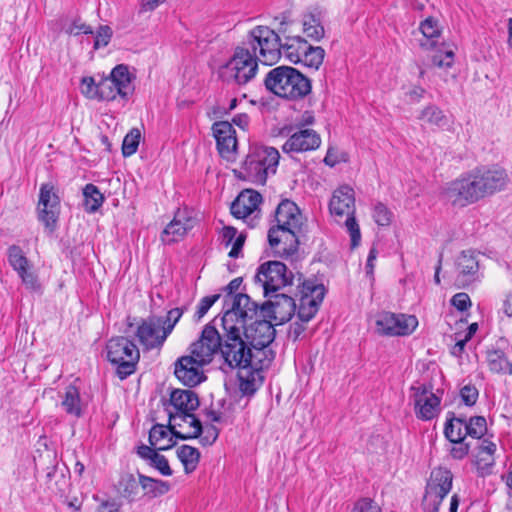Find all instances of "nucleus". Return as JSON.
Listing matches in <instances>:
<instances>
[{
	"label": "nucleus",
	"instance_id": "29",
	"mask_svg": "<svg viewBox=\"0 0 512 512\" xmlns=\"http://www.w3.org/2000/svg\"><path fill=\"white\" fill-rule=\"evenodd\" d=\"M194 226V220L177 210L173 220L164 228L161 233V241L165 245L181 241Z\"/></svg>",
	"mask_w": 512,
	"mask_h": 512
},
{
	"label": "nucleus",
	"instance_id": "36",
	"mask_svg": "<svg viewBox=\"0 0 512 512\" xmlns=\"http://www.w3.org/2000/svg\"><path fill=\"white\" fill-rule=\"evenodd\" d=\"M466 419L456 417L454 413H448L447 421L444 427V435L449 441L465 440L468 436L466 432Z\"/></svg>",
	"mask_w": 512,
	"mask_h": 512
},
{
	"label": "nucleus",
	"instance_id": "13",
	"mask_svg": "<svg viewBox=\"0 0 512 512\" xmlns=\"http://www.w3.org/2000/svg\"><path fill=\"white\" fill-rule=\"evenodd\" d=\"M293 278V273L280 261H267L261 264L255 275V280L262 285L265 296L292 285Z\"/></svg>",
	"mask_w": 512,
	"mask_h": 512
},
{
	"label": "nucleus",
	"instance_id": "54",
	"mask_svg": "<svg viewBox=\"0 0 512 512\" xmlns=\"http://www.w3.org/2000/svg\"><path fill=\"white\" fill-rule=\"evenodd\" d=\"M113 31L108 25H102L97 30L94 37V49L105 47L109 44Z\"/></svg>",
	"mask_w": 512,
	"mask_h": 512
},
{
	"label": "nucleus",
	"instance_id": "46",
	"mask_svg": "<svg viewBox=\"0 0 512 512\" xmlns=\"http://www.w3.org/2000/svg\"><path fill=\"white\" fill-rule=\"evenodd\" d=\"M141 139V132L138 128H133L127 133L122 143L123 156L129 157L136 153Z\"/></svg>",
	"mask_w": 512,
	"mask_h": 512
},
{
	"label": "nucleus",
	"instance_id": "18",
	"mask_svg": "<svg viewBox=\"0 0 512 512\" xmlns=\"http://www.w3.org/2000/svg\"><path fill=\"white\" fill-rule=\"evenodd\" d=\"M260 307L247 294L238 293L232 297L231 308L224 312L221 319L232 314L233 326L243 330L249 321L260 317Z\"/></svg>",
	"mask_w": 512,
	"mask_h": 512
},
{
	"label": "nucleus",
	"instance_id": "64",
	"mask_svg": "<svg viewBox=\"0 0 512 512\" xmlns=\"http://www.w3.org/2000/svg\"><path fill=\"white\" fill-rule=\"evenodd\" d=\"M96 512H119V505L115 501L102 502Z\"/></svg>",
	"mask_w": 512,
	"mask_h": 512
},
{
	"label": "nucleus",
	"instance_id": "4",
	"mask_svg": "<svg viewBox=\"0 0 512 512\" xmlns=\"http://www.w3.org/2000/svg\"><path fill=\"white\" fill-rule=\"evenodd\" d=\"M265 88L274 95L300 100L311 92V81L291 66H278L271 69L264 78Z\"/></svg>",
	"mask_w": 512,
	"mask_h": 512
},
{
	"label": "nucleus",
	"instance_id": "58",
	"mask_svg": "<svg viewBox=\"0 0 512 512\" xmlns=\"http://www.w3.org/2000/svg\"><path fill=\"white\" fill-rule=\"evenodd\" d=\"M66 33L69 35L78 36L80 34H94L91 26L82 22L81 19H75L73 22L66 28Z\"/></svg>",
	"mask_w": 512,
	"mask_h": 512
},
{
	"label": "nucleus",
	"instance_id": "7",
	"mask_svg": "<svg viewBox=\"0 0 512 512\" xmlns=\"http://www.w3.org/2000/svg\"><path fill=\"white\" fill-rule=\"evenodd\" d=\"M477 167L461 174L445 189L447 199L454 205L465 207L486 198Z\"/></svg>",
	"mask_w": 512,
	"mask_h": 512
},
{
	"label": "nucleus",
	"instance_id": "6",
	"mask_svg": "<svg viewBox=\"0 0 512 512\" xmlns=\"http://www.w3.org/2000/svg\"><path fill=\"white\" fill-rule=\"evenodd\" d=\"M259 62L257 54L242 42L222 67V73L227 81L245 85L255 78Z\"/></svg>",
	"mask_w": 512,
	"mask_h": 512
},
{
	"label": "nucleus",
	"instance_id": "30",
	"mask_svg": "<svg viewBox=\"0 0 512 512\" xmlns=\"http://www.w3.org/2000/svg\"><path fill=\"white\" fill-rule=\"evenodd\" d=\"M213 135L216 139L217 149L223 158H230L236 151V131L228 121L215 122L212 125Z\"/></svg>",
	"mask_w": 512,
	"mask_h": 512
},
{
	"label": "nucleus",
	"instance_id": "19",
	"mask_svg": "<svg viewBox=\"0 0 512 512\" xmlns=\"http://www.w3.org/2000/svg\"><path fill=\"white\" fill-rule=\"evenodd\" d=\"M270 300L260 307L262 317L273 319L277 325L288 322L296 311L295 300L282 293L270 294Z\"/></svg>",
	"mask_w": 512,
	"mask_h": 512
},
{
	"label": "nucleus",
	"instance_id": "25",
	"mask_svg": "<svg viewBox=\"0 0 512 512\" xmlns=\"http://www.w3.org/2000/svg\"><path fill=\"white\" fill-rule=\"evenodd\" d=\"M7 256L9 264L17 272L26 288L33 291L39 290L40 284L36 275L30 271V262L22 248L18 245H11L8 248Z\"/></svg>",
	"mask_w": 512,
	"mask_h": 512
},
{
	"label": "nucleus",
	"instance_id": "28",
	"mask_svg": "<svg viewBox=\"0 0 512 512\" xmlns=\"http://www.w3.org/2000/svg\"><path fill=\"white\" fill-rule=\"evenodd\" d=\"M321 144L319 134L313 129H300L290 135L283 144L282 150L285 153L306 152L317 149Z\"/></svg>",
	"mask_w": 512,
	"mask_h": 512
},
{
	"label": "nucleus",
	"instance_id": "17",
	"mask_svg": "<svg viewBox=\"0 0 512 512\" xmlns=\"http://www.w3.org/2000/svg\"><path fill=\"white\" fill-rule=\"evenodd\" d=\"M60 214V198L51 183H43L39 191L38 219L50 232L56 228Z\"/></svg>",
	"mask_w": 512,
	"mask_h": 512
},
{
	"label": "nucleus",
	"instance_id": "23",
	"mask_svg": "<svg viewBox=\"0 0 512 512\" xmlns=\"http://www.w3.org/2000/svg\"><path fill=\"white\" fill-rule=\"evenodd\" d=\"M136 336L146 350L161 347L168 335L163 330L160 316H149L138 325Z\"/></svg>",
	"mask_w": 512,
	"mask_h": 512
},
{
	"label": "nucleus",
	"instance_id": "32",
	"mask_svg": "<svg viewBox=\"0 0 512 512\" xmlns=\"http://www.w3.org/2000/svg\"><path fill=\"white\" fill-rule=\"evenodd\" d=\"M323 12L320 8L314 7L303 14V32L313 41L319 42L325 35L322 25Z\"/></svg>",
	"mask_w": 512,
	"mask_h": 512
},
{
	"label": "nucleus",
	"instance_id": "43",
	"mask_svg": "<svg viewBox=\"0 0 512 512\" xmlns=\"http://www.w3.org/2000/svg\"><path fill=\"white\" fill-rule=\"evenodd\" d=\"M325 57V50L320 46H312L308 44L301 57V62L306 67L318 70L322 65Z\"/></svg>",
	"mask_w": 512,
	"mask_h": 512
},
{
	"label": "nucleus",
	"instance_id": "37",
	"mask_svg": "<svg viewBox=\"0 0 512 512\" xmlns=\"http://www.w3.org/2000/svg\"><path fill=\"white\" fill-rule=\"evenodd\" d=\"M61 405L67 414L77 418L82 416L80 391L76 386L69 385L66 387Z\"/></svg>",
	"mask_w": 512,
	"mask_h": 512
},
{
	"label": "nucleus",
	"instance_id": "57",
	"mask_svg": "<svg viewBox=\"0 0 512 512\" xmlns=\"http://www.w3.org/2000/svg\"><path fill=\"white\" fill-rule=\"evenodd\" d=\"M453 446L450 449V455L455 460L464 459L470 451V444L466 443L465 440L450 441Z\"/></svg>",
	"mask_w": 512,
	"mask_h": 512
},
{
	"label": "nucleus",
	"instance_id": "15",
	"mask_svg": "<svg viewBox=\"0 0 512 512\" xmlns=\"http://www.w3.org/2000/svg\"><path fill=\"white\" fill-rule=\"evenodd\" d=\"M221 335L212 323L204 326L200 338L193 342L190 347V357L199 364L207 365L212 362L213 357L220 351Z\"/></svg>",
	"mask_w": 512,
	"mask_h": 512
},
{
	"label": "nucleus",
	"instance_id": "9",
	"mask_svg": "<svg viewBox=\"0 0 512 512\" xmlns=\"http://www.w3.org/2000/svg\"><path fill=\"white\" fill-rule=\"evenodd\" d=\"M243 43L259 57L264 65L271 66L281 58V39L268 26H256L247 34Z\"/></svg>",
	"mask_w": 512,
	"mask_h": 512
},
{
	"label": "nucleus",
	"instance_id": "2",
	"mask_svg": "<svg viewBox=\"0 0 512 512\" xmlns=\"http://www.w3.org/2000/svg\"><path fill=\"white\" fill-rule=\"evenodd\" d=\"M169 428L175 438L188 440L198 438L203 432L201 421L192 413L199 406V399L191 390L176 389L171 392Z\"/></svg>",
	"mask_w": 512,
	"mask_h": 512
},
{
	"label": "nucleus",
	"instance_id": "48",
	"mask_svg": "<svg viewBox=\"0 0 512 512\" xmlns=\"http://www.w3.org/2000/svg\"><path fill=\"white\" fill-rule=\"evenodd\" d=\"M169 434L172 435L169 425L168 426H164L162 424L153 425L152 428L150 429L149 437H148V441L150 444L149 447L157 448L159 446H162L161 442L163 440L167 439L168 437H170Z\"/></svg>",
	"mask_w": 512,
	"mask_h": 512
},
{
	"label": "nucleus",
	"instance_id": "59",
	"mask_svg": "<svg viewBox=\"0 0 512 512\" xmlns=\"http://www.w3.org/2000/svg\"><path fill=\"white\" fill-rule=\"evenodd\" d=\"M451 304L459 311H465L471 306V300L467 293L459 292L452 297Z\"/></svg>",
	"mask_w": 512,
	"mask_h": 512
},
{
	"label": "nucleus",
	"instance_id": "33",
	"mask_svg": "<svg viewBox=\"0 0 512 512\" xmlns=\"http://www.w3.org/2000/svg\"><path fill=\"white\" fill-rule=\"evenodd\" d=\"M137 475L141 480L142 497L154 499L167 494L171 490V484L168 481L146 476L140 472Z\"/></svg>",
	"mask_w": 512,
	"mask_h": 512
},
{
	"label": "nucleus",
	"instance_id": "12",
	"mask_svg": "<svg viewBox=\"0 0 512 512\" xmlns=\"http://www.w3.org/2000/svg\"><path fill=\"white\" fill-rule=\"evenodd\" d=\"M133 92L131 75L126 65L114 67L109 76L99 81V101H112L120 96L127 99Z\"/></svg>",
	"mask_w": 512,
	"mask_h": 512
},
{
	"label": "nucleus",
	"instance_id": "3",
	"mask_svg": "<svg viewBox=\"0 0 512 512\" xmlns=\"http://www.w3.org/2000/svg\"><path fill=\"white\" fill-rule=\"evenodd\" d=\"M232 314H228L224 319H221L223 336H221L220 351L221 357L231 369L246 368L255 363V361H262V357L249 347L246 341L242 339V330L233 326Z\"/></svg>",
	"mask_w": 512,
	"mask_h": 512
},
{
	"label": "nucleus",
	"instance_id": "22",
	"mask_svg": "<svg viewBox=\"0 0 512 512\" xmlns=\"http://www.w3.org/2000/svg\"><path fill=\"white\" fill-rule=\"evenodd\" d=\"M415 414L417 418L429 421L440 412L441 400L426 385L412 386Z\"/></svg>",
	"mask_w": 512,
	"mask_h": 512
},
{
	"label": "nucleus",
	"instance_id": "38",
	"mask_svg": "<svg viewBox=\"0 0 512 512\" xmlns=\"http://www.w3.org/2000/svg\"><path fill=\"white\" fill-rule=\"evenodd\" d=\"M486 360L491 372L497 374L508 373L512 375V363L508 361L503 351L498 349L488 350Z\"/></svg>",
	"mask_w": 512,
	"mask_h": 512
},
{
	"label": "nucleus",
	"instance_id": "20",
	"mask_svg": "<svg viewBox=\"0 0 512 512\" xmlns=\"http://www.w3.org/2000/svg\"><path fill=\"white\" fill-rule=\"evenodd\" d=\"M301 294L297 316L302 322H308L316 315L324 299L325 288L322 284L305 281Z\"/></svg>",
	"mask_w": 512,
	"mask_h": 512
},
{
	"label": "nucleus",
	"instance_id": "53",
	"mask_svg": "<svg viewBox=\"0 0 512 512\" xmlns=\"http://www.w3.org/2000/svg\"><path fill=\"white\" fill-rule=\"evenodd\" d=\"M81 92L89 99H99V82L96 83L93 77H84L81 80Z\"/></svg>",
	"mask_w": 512,
	"mask_h": 512
},
{
	"label": "nucleus",
	"instance_id": "34",
	"mask_svg": "<svg viewBox=\"0 0 512 512\" xmlns=\"http://www.w3.org/2000/svg\"><path fill=\"white\" fill-rule=\"evenodd\" d=\"M308 44L301 36H287L284 43H281V56L284 55L291 63H300Z\"/></svg>",
	"mask_w": 512,
	"mask_h": 512
},
{
	"label": "nucleus",
	"instance_id": "55",
	"mask_svg": "<svg viewBox=\"0 0 512 512\" xmlns=\"http://www.w3.org/2000/svg\"><path fill=\"white\" fill-rule=\"evenodd\" d=\"M219 298V294L203 297L197 306V310L194 315L195 321H200Z\"/></svg>",
	"mask_w": 512,
	"mask_h": 512
},
{
	"label": "nucleus",
	"instance_id": "60",
	"mask_svg": "<svg viewBox=\"0 0 512 512\" xmlns=\"http://www.w3.org/2000/svg\"><path fill=\"white\" fill-rule=\"evenodd\" d=\"M243 280L241 277L234 278L229 282V284L224 288V291L227 292V295L225 297V302L227 303L228 300L232 301V297L236 295L237 291L239 290Z\"/></svg>",
	"mask_w": 512,
	"mask_h": 512
},
{
	"label": "nucleus",
	"instance_id": "8",
	"mask_svg": "<svg viewBox=\"0 0 512 512\" xmlns=\"http://www.w3.org/2000/svg\"><path fill=\"white\" fill-rule=\"evenodd\" d=\"M107 359L116 366L117 376L123 380L136 371L140 358L135 343L123 336L111 338L106 344Z\"/></svg>",
	"mask_w": 512,
	"mask_h": 512
},
{
	"label": "nucleus",
	"instance_id": "11",
	"mask_svg": "<svg viewBox=\"0 0 512 512\" xmlns=\"http://www.w3.org/2000/svg\"><path fill=\"white\" fill-rule=\"evenodd\" d=\"M453 475L450 470L436 468L431 472L422 500L424 512H438L443 499L452 488Z\"/></svg>",
	"mask_w": 512,
	"mask_h": 512
},
{
	"label": "nucleus",
	"instance_id": "5",
	"mask_svg": "<svg viewBox=\"0 0 512 512\" xmlns=\"http://www.w3.org/2000/svg\"><path fill=\"white\" fill-rule=\"evenodd\" d=\"M278 150L270 146L254 145L243 163V172L238 178L248 180L255 184H265L269 174H275L279 163Z\"/></svg>",
	"mask_w": 512,
	"mask_h": 512
},
{
	"label": "nucleus",
	"instance_id": "63",
	"mask_svg": "<svg viewBox=\"0 0 512 512\" xmlns=\"http://www.w3.org/2000/svg\"><path fill=\"white\" fill-rule=\"evenodd\" d=\"M245 242V236L243 234H240L236 237V239L233 242L232 249L229 252V256L231 258H237L243 248Z\"/></svg>",
	"mask_w": 512,
	"mask_h": 512
},
{
	"label": "nucleus",
	"instance_id": "42",
	"mask_svg": "<svg viewBox=\"0 0 512 512\" xmlns=\"http://www.w3.org/2000/svg\"><path fill=\"white\" fill-rule=\"evenodd\" d=\"M84 205L87 212L97 211L103 204L104 197L94 184H87L83 189Z\"/></svg>",
	"mask_w": 512,
	"mask_h": 512
},
{
	"label": "nucleus",
	"instance_id": "56",
	"mask_svg": "<svg viewBox=\"0 0 512 512\" xmlns=\"http://www.w3.org/2000/svg\"><path fill=\"white\" fill-rule=\"evenodd\" d=\"M478 396H479V391L472 384L464 385L460 389V398L466 406H469V407L473 406L477 402Z\"/></svg>",
	"mask_w": 512,
	"mask_h": 512
},
{
	"label": "nucleus",
	"instance_id": "50",
	"mask_svg": "<svg viewBox=\"0 0 512 512\" xmlns=\"http://www.w3.org/2000/svg\"><path fill=\"white\" fill-rule=\"evenodd\" d=\"M432 63L440 68H451L454 63V52L451 49H445L444 44L432 56Z\"/></svg>",
	"mask_w": 512,
	"mask_h": 512
},
{
	"label": "nucleus",
	"instance_id": "1",
	"mask_svg": "<svg viewBox=\"0 0 512 512\" xmlns=\"http://www.w3.org/2000/svg\"><path fill=\"white\" fill-rule=\"evenodd\" d=\"M275 221L277 224L268 231L269 245L276 256L290 257L299 247L303 216L293 201L285 199L275 210Z\"/></svg>",
	"mask_w": 512,
	"mask_h": 512
},
{
	"label": "nucleus",
	"instance_id": "41",
	"mask_svg": "<svg viewBox=\"0 0 512 512\" xmlns=\"http://www.w3.org/2000/svg\"><path fill=\"white\" fill-rule=\"evenodd\" d=\"M457 268L463 277L474 276L479 269L475 252L463 251L457 259Z\"/></svg>",
	"mask_w": 512,
	"mask_h": 512
},
{
	"label": "nucleus",
	"instance_id": "45",
	"mask_svg": "<svg viewBox=\"0 0 512 512\" xmlns=\"http://www.w3.org/2000/svg\"><path fill=\"white\" fill-rule=\"evenodd\" d=\"M468 436L480 440L487 432V422L483 416H473L466 420Z\"/></svg>",
	"mask_w": 512,
	"mask_h": 512
},
{
	"label": "nucleus",
	"instance_id": "24",
	"mask_svg": "<svg viewBox=\"0 0 512 512\" xmlns=\"http://www.w3.org/2000/svg\"><path fill=\"white\" fill-rule=\"evenodd\" d=\"M477 170L486 197L504 191L510 182L506 169L499 165H481L477 166Z\"/></svg>",
	"mask_w": 512,
	"mask_h": 512
},
{
	"label": "nucleus",
	"instance_id": "52",
	"mask_svg": "<svg viewBox=\"0 0 512 512\" xmlns=\"http://www.w3.org/2000/svg\"><path fill=\"white\" fill-rule=\"evenodd\" d=\"M351 512H383V510L375 500L363 497L354 503Z\"/></svg>",
	"mask_w": 512,
	"mask_h": 512
},
{
	"label": "nucleus",
	"instance_id": "14",
	"mask_svg": "<svg viewBox=\"0 0 512 512\" xmlns=\"http://www.w3.org/2000/svg\"><path fill=\"white\" fill-rule=\"evenodd\" d=\"M265 318L260 315V317L248 323L242 330L250 346L262 358L270 357V355L274 356L272 350L267 348L273 342L276 335L274 325Z\"/></svg>",
	"mask_w": 512,
	"mask_h": 512
},
{
	"label": "nucleus",
	"instance_id": "47",
	"mask_svg": "<svg viewBox=\"0 0 512 512\" xmlns=\"http://www.w3.org/2000/svg\"><path fill=\"white\" fill-rule=\"evenodd\" d=\"M494 454L495 453H487V452H485L484 454L475 453L474 463L476 465L477 472H478L479 476L483 477L485 475L491 474L492 467L495 464Z\"/></svg>",
	"mask_w": 512,
	"mask_h": 512
},
{
	"label": "nucleus",
	"instance_id": "44",
	"mask_svg": "<svg viewBox=\"0 0 512 512\" xmlns=\"http://www.w3.org/2000/svg\"><path fill=\"white\" fill-rule=\"evenodd\" d=\"M420 30L425 38V41H421L420 45L426 49H433L436 45L434 39L438 38L440 35L437 22L432 18H427L421 22Z\"/></svg>",
	"mask_w": 512,
	"mask_h": 512
},
{
	"label": "nucleus",
	"instance_id": "31",
	"mask_svg": "<svg viewBox=\"0 0 512 512\" xmlns=\"http://www.w3.org/2000/svg\"><path fill=\"white\" fill-rule=\"evenodd\" d=\"M262 202V196L255 190H244L231 204V214L238 218L244 219L258 211Z\"/></svg>",
	"mask_w": 512,
	"mask_h": 512
},
{
	"label": "nucleus",
	"instance_id": "51",
	"mask_svg": "<svg viewBox=\"0 0 512 512\" xmlns=\"http://www.w3.org/2000/svg\"><path fill=\"white\" fill-rule=\"evenodd\" d=\"M392 212L383 203H377L373 209L374 221L379 226H388L392 221Z\"/></svg>",
	"mask_w": 512,
	"mask_h": 512
},
{
	"label": "nucleus",
	"instance_id": "61",
	"mask_svg": "<svg viewBox=\"0 0 512 512\" xmlns=\"http://www.w3.org/2000/svg\"><path fill=\"white\" fill-rule=\"evenodd\" d=\"M378 251L375 247H372L369 251L367 263H366V274L371 279L374 277V261L376 260Z\"/></svg>",
	"mask_w": 512,
	"mask_h": 512
},
{
	"label": "nucleus",
	"instance_id": "26",
	"mask_svg": "<svg viewBox=\"0 0 512 512\" xmlns=\"http://www.w3.org/2000/svg\"><path fill=\"white\" fill-rule=\"evenodd\" d=\"M170 443L166 446H159L157 448L149 447L148 445L141 444L136 447V454L147 464L157 470L162 476H171L173 475V470L171 469L168 459L159 454L158 451H167L176 445V441L169 439Z\"/></svg>",
	"mask_w": 512,
	"mask_h": 512
},
{
	"label": "nucleus",
	"instance_id": "35",
	"mask_svg": "<svg viewBox=\"0 0 512 512\" xmlns=\"http://www.w3.org/2000/svg\"><path fill=\"white\" fill-rule=\"evenodd\" d=\"M120 494L130 502L138 501L142 498L140 495L141 480L132 473H124L118 482Z\"/></svg>",
	"mask_w": 512,
	"mask_h": 512
},
{
	"label": "nucleus",
	"instance_id": "39",
	"mask_svg": "<svg viewBox=\"0 0 512 512\" xmlns=\"http://www.w3.org/2000/svg\"><path fill=\"white\" fill-rule=\"evenodd\" d=\"M177 457L183 464L185 473L190 474L197 468L200 452L195 447L182 445L177 449Z\"/></svg>",
	"mask_w": 512,
	"mask_h": 512
},
{
	"label": "nucleus",
	"instance_id": "16",
	"mask_svg": "<svg viewBox=\"0 0 512 512\" xmlns=\"http://www.w3.org/2000/svg\"><path fill=\"white\" fill-rule=\"evenodd\" d=\"M418 320L413 315L381 312L377 315L376 330L380 335L405 336L417 327Z\"/></svg>",
	"mask_w": 512,
	"mask_h": 512
},
{
	"label": "nucleus",
	"instance_id": "21",
	"mask_svg": "<svg viewBox=\"0 0 512 512\" xmlns=\"http://www.w3.org/2000/svg\"><path fill=\"white\" fill-rule=\"evenodd\" d=\"M273 360V355L263 358L262 361H255L246 368H240L238 372L239 391L242 396L251 397L261 387L264 377L262 370L268 368Z\"/></svg>",
	"mask_w": 512,
	"mask_h": 512
},
{
	"label": "nucleus",
	"instance_id": "40",
	"mask_svg": "<svg viewBox=\"0 0 512 512\" xmlns=\"http://www.w3.org/2000/svg\"><path fill=\"white\" fill-rule=\"evenodd\" d=\"M420 120H424L430 125L437 126L439 128H444L448 126L449 119L438 106L436 105H428L426 106L420 113Z\"/></svg>",
	"mask_w": 512,
	"mask_h": 512
},
{
	"label": "nucleus",
	"instance_id": "10",
	"mask_svg": "<svg viewBox=\"0 0 512 512\" xmlns=\"http://www.w3.org/2000/svg\"><path fill=\"white\" fill-rule=\"evenodd\" d=\"M329 209L332 215L347 217L345 227L350 234L351 247H357L361 240V233L355 218V197L353 189L349 186H341L336 189L330 200Z\"/></svg>",
	"mask_w": 512,
	"mask_h": 512
},
{
	"label": "nucleus",
	"instance_id": "62",
	"mask_svg": "<svg viewBox=\"0 0 512 512\" xmlns=\"http://www.w3.org/2000/svg\"><path fill=\"white\" fill-rule=\"evenodd\" d=\"M476 453L484 454L487 453H495L496 451V444L488 439H483L480 442H478L477 447L475 448Z\"/></svg>",
	"mask_w": 512,
	"mask_h": 512
},
{
	"label": "nucleus",
	"instance_id": "27",
	"mask_svg": "<svg viewBox=\"0 0 512 512\" xmlns=\"http://www.w3.org/2000/svg\"><path fill=\"white\" fill-rule=\"evenodd\" d=\"M203 366L205 365L197 363L193 357L185 355L175 362L174 374L185 386L194 387L206 379Z\"/></svg>",
	"mask_w": 512,
	"mask_h": 512
},
{
	"label": "nucleus",
	"instance_id": "49",
	"mask_svg": "<svg viewBox=\"0 0 512 512\" xmlns=\"http://www.w3.org/2000/svg\"><path fill=\"white\" fill-rule=\"evenodd\" d=\"M184 313V308H173L169 310L165 317L160 316V322L163 330L169 336L173 331L175 325L178 323Z\"/></svg>",
	"mask_w": 512,
	"mask_h": 512
}]
</instances>
